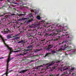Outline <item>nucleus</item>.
Listing matches in <instances>:
<instances>
[{
    "instance_id": "nucleus-48",
    "label": "nucleus",
    "mask_w": 76,
    "mask_h": 76,
    "mask_svg": "<svg viewBox=\"0 0 76 76\" xmlns=\"http://www.w3.org/2000/svg\"><path fill=\"white\" fill-rule=\"evenodd\" d=\"M75 50V49H71V50H68V51H72V50Z\"/></svg>"
},
{
    "instance_id": "nucleus-62",
    "label": "nucleus",
    "mask_w": 76,
    "mask_h": 76,
    "mask_svg": "<svg viewBox=\"0 0 76 76\" xmlns=\"http://www.w3.org/2000/svg\"><path fill=\"white\" fill-rule=\"evenodd\" d=\"M69 74H71V72H69Z\"/></svg>"
},
{
    "instance_id": "nucleus-52",
    "label": "nucleus",
    "mask_w": 76,
    "mask_h": 76,
    "mask_svg": "<svg viewBox=\"0 0 76 76\" xmlns=\"http://www.w3.org/2000/svg\"><path fill=\"white\" fill-rule=\"evenodd\" d=\"M12 70H10L9 71V72H12Z\"/></svg>"
},
{
    "instance_id": "nucleus-53",
    "label": "nucleus",
    "mask_w": 76,
    "mask_h": 76,
    "mask_svg": "<svg viewBox=\"0 0 76 76\" xmlns=\"http://www.w3.org/2000/svg\"><path fill=\"white\" fill-rule=\"evenodd\" d=\"M68 48H72V47L71 46L68 47Z\"/></svg>"
},
{
    "instance_id": "nucleus-31",
    "label": "nucleus",
    "mask_w": 76,
    "mask_h": 76,
    "mask_svg": "<svg viewBox=\"0 0 76 76\" xmlns=\"http://www.w3.org/2000/svg\"><path fill=\"white\" fill-rule=\"evenodd\" d=\"M29 27L30 28H34V24H32L31 26H29Z\"/></svg>"
},
{
    "instance_id": "nucleus-56",
    "label": "nucleus",
    "mask_w": 76,
    "mask_h": 76,
    "mask_svg": "<svg viewBox=\"0 0 76 76\" xmlns=\"http://www.w3.org/2000/svg\"><path fill=\"white\" fill-rule=\"evenodd\" d=\"M20 1L21 2H22V0H20Z\"/></svg>"
},
{
    "instance_id": "nucleus-36",
    "label": "nucleus",
    "mask_w": 76,
    "mask_h": 76,
    "mask_svg": "<svg viewBox=\"0 0 76 76\" xmlns=\"http://www.w3.org/2000/svg\"><path fill=\"white\" fill-rule=\"evenodd\" d=\"M18 44H20V43H22V42L21 41H18V42H17Z\"/></svg>"
},
{
    "instance_id": "nucleus-34",
    "label": "nucleus",
    "mask_w": 76,
    "mask_h": 76,
    "mask_svg": "<svg viewBox=\"0 0 76 76\" xmlns=\"http://www.w3.org/2000/svg\"><path fill=\"white\" fill-rule=\"evenodd\" d=\"M38 29H39L40 30V31H41L42 30H41V28H40V27H38Z\"/></svg>"
},
{
    "instance_id": "nucleus-3",
    "label": "nucleus",
    "mask_w": 76,
    "mask_h": 76,
    "mask_svg": "<svg viewBox=\"0 0 76 76\" xmlns=\"http://www.w3.org/2000/svg\"><path fill=\"white\" fill-rule=\"evenodd\" d=\"M2 39H1L3 41L4 43V45H5L6 47H7L8 50H10L12 48L9 47V45H7V44H6V43H5V40H4V39H3V37H2Z\"/></svg>"
},
{
    "instance_id": "nucleus-32",
    "label": "nucleus",
    "mask_w": 76,
    "mask_h": 76,
    "mask_svg": "<svg viewBox=\"0 0 76 76\" xmlns=\"http://www.w3.org/2000/svg\"><path fill=\"white\" fill-rule=\"evenodd\" d=\"M72 75V76H76V73H73Z\"/></svg>"
},
{
    "instance_id": "nucleus-12",
    "label": "nucleus",
    "mask_w": 76,
    "mask_h": 76,
    "mask_svg": "<svg viewBox=\"0 0 76 76\" xmlns=\"http://www.w3.org/2000/svg\"><path fill=\"white\" fill-rule=\"evenodd\" d=\"M4 31H6V32L8 33V32H11L10 30V29L9 28H6V29H4Z\"/></svg>"
},
{
    "instance_id": "nucleus-43",
    "label": "nucleus",
    "mask_w": 76,
    "mask_h": 76,
    "mask_svg": "<svg viewBox=\"0 0 76 76\" xmlns=\"http://www.w3.org/2000/svg\"><path fill=\"white\" fill-rule=\"evenodd\" d=\"M23 20H26V19H27L26 18H23Z\"/></svg>"
},
{
    "instance_id": "nucleus-44",
    "label": "nucleus",
    "mask_w": 76,
    "mask_h": 76,
    "mask_svg": "<svg viewBox=\"0 0 76 76\" xmlns=\"http://www.w3.org/2000/svg\"><path fill=\"white\" fill-rule=\"evenodd\" d=\"M6 7V5H4L2 6V8H3V7Z\"/></svg>"
},
{
    "instance_id": "nucleus-38",
    "label": "nucleus",
    "mask_w": 76,
    "mask_h": 76,
    "mask_svg": "<svg viewBox=\"0 0 76 76\" xmlns=\"http://www.w3.org/2000/svg\"><path fill=\"white\" fill-rule=\"evenodd\" d=\"M52 53H56V52L54 50H52Z\"/></svg>"
},
{
    "instance_id": "nucleus-58",
    "label": "nucleus",
    "mask_w": 76,
    "mask_h": 76,
    "mask_svg": "<svg viewBox=\"0 0 76 76\" xmlns=\"http://www.w3.org/2000/svg\"><path fill=\"white\" fill-rule=\"evenodd\" d=\"M7 1H8V2H9V1H9V0H7Z\"/></svg>"
},
{
    "instance_id": "nucleus-55",
    "label": "nucleus",
    "mask_w": 76,
    "mask_h": 76,
    "mask_svg": "<svg viewBox=\"0 0 76 76\" xmlns=\"http://www.w3.org/2000/svg\"><path fill=\"white\" fill-rule=\"evenodd\" d=\"M1 58H4V57H2V58H0V59H1Z\"/></svg>"
},
{
    "instance_id": "nucleus-27",
    "label": "nucleus",
    "mask_w": 76,
    "mask_h": 76,
    "mask_svg": "<svg viewBox=\"0 0 76 76\" xmlns=\"http://www.w3.org/2000/svg\"><path fill=\"white\" fill-rule=\"evenodd\" d=\"M47 65V64H44L43 65L40 66V67H44V66H46Z\"/></svg>"
},
{
    "instance_id": "nucleus-57",
    "label": "nucleus",
    "mask_w": 76,
    "mask_h": 76,
    "mask_svg": "<svg viewBox=\"0 0 76 76\" xmlns=\"http://www.w3.org/2000/svg\"><path fill=\"white\" fill-rule=\"evenodd\" d=\"M67 38H68V39H69V36H68V37H66Z\"/></svg>"
},
{
    "instance_id": "nucleus-26",
    "label": "nucleus",
    "mask_w": 76,
    "mask_h": 76,
    "mask_svg": "<svg viewBox=\"0 0 76 76\" xmlns=\"http://www.w3.org/2000/svg\"><path fill=\"white\" fill-rule=\"evenodd\" d=\"M29 31H30V32H31V34H34L33 32H34V30H32V29H29L28 30Z\"/></svg>"
},
{
    "instance_id": "nucleus-19",
    "label": "nucleus",
    "mask_w": 76,
    "mask_h": 76,
    "mask_svg": "<svg viewBox=\"0 0 76 76\" xmlns=\"http://www.w3.org/2000/svg\"><path fill=\"white\" fill-rule=\"evenodd\" d=\"M55 63V62L54 61H52L51 64H50L49 65H48V67H50V66H52L53 64H54Z\"/></svg>"
},
{
    "instance_id": "nucleus-14",
    "label": "nucleus",
    "mask_w": 76,
    "mask_h": 76,
    "mask_svg": "<svg viewBox=\"0 0 76 76\" xmlns=\"http://www.w3.org/2000/svg\"><path fill=\"white\" fill-rule=\"evenodd\" d=\"M28 71V69H25L23 70H21L20 72H19V73H25V72H27Z\"/></svg>"
},
{
    "instance_id": "nucleus-47",
    "label": "nucleus",
    "mask_w": 76,
    "mask_h": 76,
    "mask_svg": "<svg viewBox=\"0 0 76 76\" xmlns=\"http://www.w3.org/2000/svg\"><path fill=\"white\" fill-rule=\"evenodd\" d=\"M23 30H24V31H26V29H24V27H23Z\"/></svg>"
},
{
    "instance_id": "nucleus-20",
    "label": "nucleus",
    "mask_w": 76,
    "mask_h": 76,
    "mask_svg": "<svg viewBox=\"0 0 76 76\" xmlns=\"http://www.w3.org/2000/svg\"><path fill=\"white\" fill-rule=\"evenodd\" d=\"M40 51V50L39 49H37L34 51H33V53H34V54H36L37 52L38 51Z\"/></svg>"
},
{
    "instance_id": "nucleus-5",
    "label": "nucleus",
    "mask_w": 76,
    "mask_h": 76,
    "mask_svg": "<svg viewBox=\"0 0 76 76\" xmlns=\"http://www.w3.org/2000/svg\"><path fill=\"white\" fill-rule=\"evenodd\" d=\"M61 37H60V36H56V38L53 39H52V38H51V39H50V41H58L59 38H61Z\"/></svg>"
},
{
    "instance_id": "nucleus-64",
    "label": "nucleus",
    "mask_w": 76,
    "mask_h": 76,
    "mask_svg": "<svg viewBox=\"0 0 76 76\" xmlns=\"http://www.w3.org/2000/svg\"><path fill=\"white\" fill-rule=\"evenodd\" d=\"M59 27H61V26L60 25V26H59Z\"/></svg>"
},
{
    "instance_id": "nucleus-28",
    "label": "nucleus",
    "mask_w": 76,
    "mask_h": 76,
    "mask_svg": "<svg viewBox=\"0 0 76 76\" xmlns=\"http://www.w3.org/2000/svg\"><path fill=\"white\" fill-rule=\"evenodd\" d=\"M1 32H3V34H8L7 32H6L5 30H4V31H1Z\"/></svg>"
},
{
    "instance_id": "nucleus-35",
    "label": "nucleus",
    "mask_w": 76,
    "mask_h": 76,
    "mask_svg": "<svg viewBox=\"0 0 76 76\" xmlns=\"http://www.w3.org/2000/svg\"><path fill=\"white\" fill-rule=\"evenodd\" d=\"M17 28H21V25L20 24L18 27H17Z\"/></svg>"
},
{
    "instance_id": "nucleus-29",
    "label": "nucleus",
    "mask_w": 76,
    "mask_h": 76,
    "mask_svg": "<svg viewBox=\"0 0 76 76\" xmlns=\"http://www.w3.org/2000/svg\"><path fill=\"white\" fill-rule=\"evenodd\" d=\"M8 72H9V68H7V72L5 73L7 75L9 74Z\"/></svg>"
},
{
    "instance_id": "nucleus-63",
    "label": "nucleus",
    "mask_w": 76,
    "mask_h": 76,
    "mask_svg": "<svg viewBox=\"0 0 76 76\" xmlns=\"http://www.w3.org/2000/svg\"><path fill=\"white\" fill-rule=\"evenodd\" d=\"M19 21L21 20V19H19Z\"/></svg>"
},
{
    "instance_id": "nucleus-15",
    "label": "nucleus",
    "mask_w": 76,
    "mask_h": 76,
    "mask_svg": "<svg viewBox=\"0 0 76 76\" xmlns=\"http://www.w3.org/2000/svg\"><path fill=\"white\" fill-rule=\"evenodd\" d=\"M6 19L7 18H2L1 21V22L3 23H5V22L6 21Z\"/></svg>"
},
{
    "instance_id": "nucleus-24",
    "label": "nucleus",
    "mask_w": 76,
    "mask_h": 76,
    "mask_svg": "<svg viewBox=\"0 0 76 76\" xmlns=\"http://www.w3.org/2000/svg\"><path fill=\"white\" fill-rule=\"evenodd\" d=\"M50 54H51V53H47L45 56H44V57H47V56H48Z\"/></svg>"
},
{
    "instance_id": "nucleus-4",
    "label": "nucleus",
    "mask_w": 76,
    "mask_h": 76,
    "mask_svg": "<svg viewBox=\"0 0 76 76\" xmlns=\"http://www.w3.org/2000/svg\"><path fill=\"white\" fill-rule=\"evenodd\" d=\"M32 46H31L30 45H28V46L27 47V48H28V49H26V50L24 51V53L26 52L27 51H31V50H32V48H32Z\"/></svg>"
},
{
    "instance_id": "nucleus-49",
    "label": "nucleus",
    "mask_w": 76,
    "mask_h": 76,
    "mask_svg": "<svg viewBox=\"0 0 76 76\" xmlns=\"http://www.w3.org/2000/svg\"><path fill=\"white\" fill-rule=\"evenodd\" d=\"M16 23H17V24H18H18H19V22H16Z\"/></svg>"
},
{
    "instance_id": "nucleus-11",
    "label": "nucleus",
    "mask_w": 76,
    "mask_h": 76,
    "mask_svg": "<svg viewBox=\"0 0 76 76\" xmlns=\"http://www.w3.org/2000/svg\"><path fill=\"white\" fill-rule=\"evenodd\" d=\"M52 31H53L54 32H61V30L60 29L58 30H57L56 29H54Z\"/></svg>"
},
{
    "instance_id": "nucleus-16",
    "label": "nucleus",
    "mask_w": 76,
    "mask_h": 76,
    "mask_svg": "<svg viewBox=\"0 0 76 76\" xmlns=\"http://www.w3.org/2000/svg\"><path fill=\"white\" fill-rule=\"evenodd\" d=\"M33 20L34 19H31V20H26L25 22H26V23H29V22H31L32 21H33Z\"/></svg>"
},
{
    "instance_id": "nucleus-13",
    "label": "nucleus",
    "mask_w": 76,
    "mask_h": 76,
    "mask_svg": "<svg viewBox=\"0 0 76 76\" xmlns=\"http://www.w3.org/2000/svg\"><path fill=\"white\" fill-rule=\"evenodd\" d=\"M13 35V34H8V35L7 36V39H10V38H12V36Z\"/></svg>"
},
{
    "instance_id": "nucleus-41",
    "label": "nucleus",
    "mask_w": 76,
    "mask_h": 76,
    "mask_svg": "<svg viewBox=\"0 0 76 76\" xmlns=\"http://www.w3.org/2000/svg\"><path fill=\"white\" fill-rule=\"evenodd\" d=\"M71 69H72V70H74V69H75V68L72 67V68Z\"/></svg>"
},
{
    "instance_id": "nucleus-54",
    "label": "nucleus",
    "mask_w": 76,
    "mask_h": 76,
    "mask_svg": "<svg viewBox=\"0 0 76 76\" xmlns=\"http://www.w3.org/2000/svg\"><path fill=\"white\" fill-rule=\"evenodd\" d=\"M49 76H53V75H49Z\"/></svg>"
},
{
    "instance_id": "nucleus-25",
    "label": "nucleus",
    "mask_w": 76,
    "mask_h": 76,
    "mask_svg": "<svg viewBox=\"0 0 76 76\" xmlns=\"http://www.w3.org/2000/svg\"><path fill=\"white\" fill-rule=\"evenodd\" d=\"M21 41V43H22V44H25V43L26 42H27V41H26L25 42V40H22Z\"/></svg>"
},
{
    "instance_id": "nucleus-33",
    "label": "nucleus",
    "mask_w": 76,
    "mask_h": 76,
    "mask_svg": "<svg viewBox=\"0 0 76 76\" xmlns=\"http://www.w3.org/2000/svg\"><path fill=\"white\" fill-rule=\"evenodd\" d=\"M29 18H34V16H33L31 15H29Z\"/></svg>"
},
{
    "instance_id": "nucleus-30",
    "label": "nucleus",
    "mask_w": 76,
    "mask_h": 76,
    "mask_svg": "<svg viewBox=\"0 0 76 76\" xmlns=\"http://www.w3.org/2000/svg\"><path fill=\"white\" fill-rule=\"evenodd\" d=\"M37 19H38V20H40L41 19V18H40V16H37Z\"/></svg>"
},
{
    "instance_id": "nucleus-8",
    "label": "nucleus",
    "mask_w": 76,
    "mask_h": 76,
    "mask_svg": "<svg viewBox=\"0 0 76 76\" xmlns=\"http://www.w3.org/2000/svg\"><path fill=\"white\" fill-rule=\"evenodd\" d=\"M67 70H68V68L65 69H64V70H66V72H64L63 74H61V76H64V75H66V74H68L67 72Z\"/></svg>"
},
{
    "instance_id": "nucleus-22",
    "label": "nucleus",
    "mask_w": 76,
    "mask_h": 76,
    "mask_svg": "<svg viewBox=\"0 0 76 76\" xmlns=\"http://www.w3.org/2000/svg\"><path fill=\"white\" fill-rule=\"evenodd\" d=\"M6 62H7V68H9V63L10 61H6Z\"/></svg>"
},
{
    "instance_id": "nucleus-60",
    "label": "nucleus",
    "mask_w": 76,
    "mask_h": 76,
    "mask_svg": "<svg viewBox=\"0 0 76 76\" xmlns=\"http://www.w3.org/2000/svg\"><path fill=\"white\" fill-rule=\"evenodd\" d=\"M43 73V72H40V73Z\"/></svg>"
},
{
    "instance_id": "nucleus-17",
    "label": "nucleus",
    "mask_w": 76,
    "mask_h": 76,
    "mask_svg": "<svg viewBox=\"0 0 76 76\" xmlns=\"http://www.w3.org/2000/svg\"><path fill=\"white\" fill-rule=\"evenodd\" d=\"M23 51V50H18L14 51L13 52L14 53H18V52H20V53H21V52Z\"/></svg>"
},
{
    "instance_id": "nucleus-40",
    "label": "nucleus",
    "mask_w": 76,
    "mask_h": 76,
    "mask_svg": "<svg viewBox=\"0 0 76 76\" xmlns=\"http://www.w3.org/2000/svg\"><path fill=\"white\" fill-rule=\"evenodd\" d=\"M32 37V35H30V36H29L28 37V39H29V38H30V37Z\"/></svg>"
},
{
    "instance_id": "nucleus-6",
    "label": "nucleus",
    "mask_w": 76,
    "mask_h": 76,
    "mask_svg": "<svg viewBox=\"0 0 76 76\" xmlns=\"http://www.w3.org/2000/svg\"><path fill=\"white\" fill-rule=\"evenodd\" d=\"M54 44L52 45H48V47L46 49L47 50H49L50 49L54 47Z\"/></svg>"
},
{
    "instance_id": "nucleus-50",
    "label": "nucleus",
    "mask_w": 76,
    "mask_h": 76,
    "mask_svg": "<svg viewBox=\"0 0 76 76\" xmlns=\"http://www.w3.org/2000/svg\"><path fill=\"white\" fill-rule=\"evenodd\" d=\"M59 62H60V61H58L57 62V63H59Z\"/></svg>"
},
{
    "instance_id": "nucleus-42",
    "label": "nucleus",
    "mask_w": 76,
    "mask_h": 76,
    "mask_svg": "<svg viewBox=\"0 0 76 76\" xmlns=\"http://www.w3.org/2000/svg\"><path fill=\"white\" fill-rule=\"evenodd\" d=\"M60 74H56L55 76H59Z\"/></svg>"
},
{
    "instance_id": "nucleus-37",
    "label": "nucleus",
    "mask_w": 76,
    "mask_h": 76,
    "mask_svg": "<svg viewBox=\"0 0 76 76\" xmlns=\"http://www.w3.org/2000/svg\"><path fill=\"white\" fill-rule=\"evenodd\" d=\"M5 75H7V74H6V73H5L3 75H2L1 76H4Z\"/></svg>"
},
{
    "instance_id": "nucleus-51",
    "label": "nucleus",
    "mask_w": 76,
    "mask_h": 76,
    "mask_svg": "<svg viewBox=\"0 0 76 76\" xmlns=\"http://www.w3.org/2000/svg\"><path fill=\"white\" fill-rule=\"evenodd\" d=\"M34 11H35V13L37 12V11H36V10H34Z\"/></svg>"
},
{
    "instance_id": "nucleus-9",
    "label": "nucleus",
    "mask_w": 76,
    "mask_h": 76,
    "mask_svg": "<svg viewBox=\"0 0 76 76\" xmlns=\"http://www.w3.org/2000/svg\"><path fill=\"white\" fill-rule=\"evenodd\" d=\"M14 58V57L10 58V55H9V56H8V58L7 59L6 61H10V60H12L13 58Z\"/></svg>"
},
{
    "instance_id": "nucleus-10",
    "label": "nucleus",
    "mask_w": 76,
    "mask_h": 76,
    "mask_svg": "<svg viewBox=\"0 0 76 76\" xmlns=\"http://www.w3.org/2000/svg\"><path fill=\"white\" fill-rule=\"evenodd\" d=\"M26 55H28V53H22L19 54L18 56H25Z\"/></svg>"
},
{
    "instance_id": "nucleus-18",
    "label": "nucleus",
    "mask_w": 76,
    "mask_h": 76,
    "mask_svg": "<svg viewBox=\"0 0 76 76\" xmlns=\"http://www.w3.org/2000/svg\"><path fill=\"white\" fill-rule=\"evenodd\" d=\"M34 42H32L29 44V43H27V44L28 45H30V46H31V47H34Z\"/></svg>"
},
{
    "instance_id": "nucleus-46",
    "label": "nucleus",
    "mask_w": 76,
    "mask_h": 76,
    "mask_svg": "<svg viewBox=\"0 0 76 76\" xmlns=\"http://www.w3.org/2000/svg\"><path fill=\"white\" fill-rule=\"evenodd\" d=\"M64 35H65L64 34H63L61 36V37H63V36H64Z\"/></svg>"
},
{
    "instance_id": "nucleus-45",
    "label": "nucleus",
    "mask_w": 76,
    "mask_h": 76,
    "mask_svg": "<svg viewBox=\"0 0 76 76\" xmlns=\"http://www.w3.org/2000/svg\"><path fill=\"white\" fill-rule=\"evenodd\" d=\"M0 37L1 39H2V36L1 35V34H0Z\"/></svg>"
},
{
    "instance_id": "nucleus-21",
    "label": "nucleus",
    "mask_w": 76,
    "mask_h": 76,
    "mask_svg": "<svg viewBox=\"0 0 76 76\" xmlns=\"http://www.w3.org/2000/svg\"><path fill=\"white\" fill-rule=\"evenodd\" d=\"M26 15V14H20L19 16H22V17H24V16H25Z\"/></svg>"
},
{
    "instance_id": "nucleus-1",
    "label": "nucleus",
    "mask_w": 76,
    "mask_h": 76,
    "mask_svg": "<svg viewBox=\"0 0 76 76\" xmlns=\"http://www.w3.org/2000/svg\"><path fill=\"white\" fill-rule=\"evenodd\" d=\"M45 34L46 35V36H56L57 35H61V33H56L55 32H53L52 33V34H48L47 33H46Z\"/></svg>"
},
{
    "instance_id": "nucleus-59",
    "label": "nucleus",
    "mask_w": 76,
    "mask_h": 76,
    "mask_svg": "<svg viewBox=\"0 0 76 76\" xmlns=\"http://www.w3.org/2000/svg\"><path fill=\"white\" fill-rule=\"evenodd\" d=\"M8 6H9V8H11V7H10V5H9Z\"/></svg>"
},
{
    "instance_id": "nucleus-61",
    "label": "nucleus",
    "mask_w": 76,
    "mask_h": 76,
    "mask_svg": "<svg viewBox=\"0 0 76 76\" xmlns=\"http://www.w3.org/2000/svg\"><path fill=\"white\" fill-rule=\"evenodd\" d=\"M36 69H37V70H38V67H37L36 68Z\"/></svg>"
},
{
    "instance_id": "nucleus-7",
    "label": "nucleus",
    "mask_w": 76,
    "mask_h": 76,
    "mask_svg": "<svg viewBox=\"0 0 76 76\" xmlns=\"http://www.w3.org/2000/svg\"><path fill=\"white\" fill-rule=\"evenodd\" d=\"M17 36H18V34H17L16 35L14 36H12V38H15L14 39H20V37H16Z\"/></svg>"
},
{
    "instance_id": "nucleus-39",
    "label": "nucleus",
    "mask_w": 76,
    "mask_h": 76,
    "mask_svg": "<svg viewBox=\"0 0 76 76\" xmlns=\"http://www.w3.org/2000/svg\"><path fill=\"white\" fill-rule=\"evenodd\" d=\"M9 21V23H8V24L9 25L10 24V23H12V22L10 21L9 20H8Z\"/></svg>"
},
{
    "instance_id": "nucleus-2",
    "label": "nucleus",
    "mask_w": 76,
    "mask_h": 76,
    "mask_svg": "<svg viewBox=\"0 0 76 76\" xmlns=\"http://www.w3.org/2000/svg\"><path fill=\"white\" fill-rule=\"evenodd\" d=\"M67 42H68V43H67L68 45H72V42H71L70 41H64L61 42V44H64V43L66 44Z\"/></svg>"
},
{
    "instance_id": "nucleus-23",
    "label": "nucleus",
    "mask_w": 76,
    "mask_h": 76,
    "mask_svg": "<svg viewBox=\"0 0 76 76\" xmlns=\"http://www.w3.org/2000/svg\"><path fill=\"white\" fill-rule=\"evenodd\" d=\"M10 50V52L9 54V55H10V54H12V53H13V49L12 48H11L10 49H9Z\"/></svg>"
}]
</instances>
